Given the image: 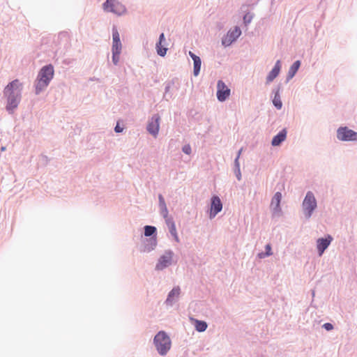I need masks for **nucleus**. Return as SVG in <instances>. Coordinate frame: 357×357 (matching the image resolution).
<instances>
[{"label":"nucleus","instance_id":"1","mask_svg":"<svg viewBox=\"0 0 357 357\" xmlns=\"http://www.w3.org/2000/svg\"><path fill=\"white\" fill-rule=\"evenodd\" d=\"M23 84L15 79L8 82L3 89V96L6 98V109L8 114H12L17 108L22 100Z\"/></svg>","mask_w":357,"mask_h":357},{"label":"nucleus","instance_id":"2","mask_svg":"<svg viewBox=\"0 0 357 357\" xmlns=\"http://www.w3.org/2000/svg\"><path fill=\"white\" fill-rule=\"evenodd\" d=\"M54 75V68L51 63L45 65L40 69L33 85L36 95L40 94L47 88Z\"/></svg>","mask_w":357,"mask_h":357},{"label":"nucleus","instance_id":"3","mask_svg":"<svg viewBox=\"0 0 357 357\" xmlns=\"http://www.w3.org/2000/svg\"><path fill=\"white\" fill-rule=\"evenodd\" d=\"M153 344L161 356H165L171 348L172 341L164 331H160L153 338Z\"/></svg>","mask_w":357,"mask_h":357},{"label":"nucleus","instance_id":"4","mask_svg":"<svg viewBox=\"0 0 357 357\" xmlns=\"http://www.w3.org/2000/svg\"><path fill=\"white\" fill-rule=\"evenodd\" d=\"M317 207L316 198L312 191H307L302 203V209L305 218L310 219Z\"/></svg>","mask_w":357,"mask_h":357},{"label":"nucleus","instance_id":"5","mask_svg":"<svg viewBox=\"0 0 357 357\" xmlns=\"http://www.w3.org/2000/svg\"><path fill=\"white\" fill-rule=\"evenodd\" d=\"M102 8L107 13H112L121 16L126 12V6L117 0H106L102 3Z\"/></svg>","mask_w":357,"mask_h":357},{"label":"nucleus","instance_id":"6","mask_svg":"<svg viewBox=\"0 0 357 357\" xmlns=\"http://www.w3.org/2000/svg\"><path fill=\"white\" fill-rule=\"evenodd\" d=\"M336 137L342 142H357V132L347 126H340L337 129Z\"/></svg>","mask_w":357,"mask_h":357},{"label":"nucleus","instance_id":"7","mask_svg":"<svg viewBox=\"0 0 357 357\" xmlns=\"http://www.w3.org/2000/svg\"><path fill=\"white\" fill-rule=\"evenodd\" d=\"M174 252L172 250H166L164 254L160 256L155 266L156 271H161L172 265L173 261Z\"/></svg>","mask_w":357,"mask_h":357},{"label":"nucleus","instance_id":"8","mask_svg":"<svg viewBox=\"0 0 357 357\" xmlns=\"http://www.w3.org/2000/svg\"><path fill=\"white\" fill-rule=\"evenodd\" d=\"M222 210V202L220 198L214 195L211 198L210 208H209V218H214Z\"/></svg>","mask_w":357,"mask_h":357},{"label":"nucleus","instance_id":"9","mask_svg":"<svg viewBox=\"0 0 357 357\" xmlns=\"http://www.w3.org/2000/svg\"><path fill=\"white\" fill-rule=\"evenodd\" d=\"M160 115L158 114H155L148 121L146 130L153 137H156L158 135L160 130Z\"/></svg>","mask_w":357,"mask_h":357},{"label":"nucleus","instance_id":"10","mask_svg":"<svg viewBox=\"0 0 357 357\" xmlns=\"http://www.w3.org/2000/svg\"><path fill=\"white\" fill-rule=\"evenodd\" d=\"M241 34V30L240 27L236 26L233 30H230L227 32L225 37L222 38V45L225 47L231 45L240 37Z\"/></svg>","mask_w":357,"mask_h":357},{"label":"nucleus","instance_id":"11","mask_svg":"<svg viewBox=\"0 0 357 357\" xmlns=\"http://www.w3.org/2000/svg\"><path fill=\"white\" fill-rule=\"evenodd\" d=\"M230 89L222 80H218L217 84L216 96L220 102H225L230 96Z\"/></svg>","mask_w":357,"mask_h":357},{"label":"nucleus","instance_id":"12","mask_svg":"<svg viewBox=\"0 0 357 357\" xmlns=\"http://www.w3.org/2000/svg\"><path fill=\"white\" fill-rule=\"evenodd\" d=\"M333 238L330 234H326L324 237L319 238L317 240V250L319 257L322 256L326 250L329 247Z\"/></svg>","mask_w":357,"mask_h":357},{"label":"nucleus","instance_id":"13","mask_svg":"<svg viewBox=\"0 0 357 357\" xmlns=\"http://www.w3.org/2000/svg\"><path fill=\"white\" fill-rule=\"evenodd\" d=\"M157 245V238H145L142 241L139 250L141 252L149 253L155 249Z\"/></svg>","mask_w":357,"mask_h":357},{"label":"nucleus","instance_id":"14","mask_svg":"<svg viewBox=\"0 0 357 357\" xmlns=\"http://www.w3.org/2000/svg\"><path fill=\"white\" fill-rule=\"evenodd\" d=\"M181 294V288L179 286H175L168 293L165 304L167 306H172L175 303L178 301Z\"/></svg>","mask_w":357,"mask_h":357},{"label":"nucleus","instance_id":"15","mask_svg":"<svg viewBox=\"0 0 357 357\" xmlns=\"http://www.w3.org/2000/svg\"><path fill=\"white\" fill-rule=\"evenodd\" d=\"M122 50V44L120 39V35L117 28L114 26L112 27V52H121Z\"/></svg>","mask_w":357,"mask_h":357},{"label":"nucleus","instance_id":"16","mask_svg":"<svg viewBox=\"0 0 357 357\" xmlns=\"http://www.w3.org/2000/svg\"><path fill=\"white\" fill-rule=\"evenodd\" d=\"M282 68L281 61L278 60L266 77V83L273 82L280 74Z\"/></svg>","mask_w":357,"mask_h":357},{"label":"nucleus","instance_id":"17","mask_svg":"<svg viewBox=\"0 0 357 357\" xmlns=\"http://www.w3.org/2000/svg\"><path fill=\"white\" fill-rule=\"evenodd\" d=\"M287 130L286 128H282L280 130L271 140V145L273 146H279L286 139Z\"/></svg>","mask_w":357,"mask_h":357},{"label":"nucleus","instance_id":"18","mask_svg":"<svg viewBox=\"0 0 357 357\" xmlns=\"http://www.w3.org/2000/svg\"><path fill=\"white\" fill-rule=\"evenodd\" d=\"M177 80V78H173L171 80H167L165 82V93L163 95V98L168 101L169 99L172 98L174 93L171 89H172L175 84V81Z\"/></svg>","mask_w":357,"mask_h":357},{"label":"nucleus","instance_id":"19","mask_svg":"<svg viewBox=\"0 0 357 357\" xmlns=\"http://www.w3.org/2000/svg\"><path fill=\"white\" fill-rule=\"evenodd\" d=\"M282 89L281 84H279L275 88L273 89L272 93L274 94V97L272 100L273 106L277 109H281L282 107V102L280 98V91Z\"/></svg>","mask_w":357,"mask_h":357},{"label":"nucleus","instance_id":"20","mask_svg":"<svg viewBox=\"0 0 357 357\" xmlns=\"http://www.w3.org/2000/svg\"><path fill=\"white\" fill-rule=\"evenodd\" d=\"M189 56L193 61V75L197 77L199 75L202 66L201 58L192 52H189Z\"/></svg>","mask_w":357,"mask_h":357},{"label":"nucleus","instance_id":"21","mask_svg":"<svg viewBox=\"0 0 357 357\" xmlns=\"http://www.w3.org/2000/svg\"><path fill=\"white\" fill-rule=\"evenodd\" d=\"M301 61L300 60L295 61L291 65V66L289 69L287 77H286V80H285L286 84L288 83L296 75V74L297 73L298 70H299V68L301 67Z\"/></svg>","mask_w":357,"mask_h":357},{"label":"nucleus","instance_id":"22","mask_svg":"<svg viewBox=\"0 0 357 357\" xmlns=\"http://www.w3.org/2000/svg\"><path fill=\"white\" fill-rule=\"evenodd\" d=\"M166 223L169 227L170 234L174 237L176 242H179V238L177 234L175 222L173 218H168L166 220Z\"/></svg>","mask_w":357,"mask_h":357},{"label":"nucleus","instance_id":"23","mask_svg":"<svg viewBox=\"0 0 357 357\" xmlns=\"http://www.w3.org/2000/svg\"><path fill=\"white\" fill-rule=\"evenodd\" d=\"M144 234L146 238H157V228L152 225L144 227Z\"/></svg>","mask_w":357,"mask_h":357},{"label":"nucleus","instance_id":"24","mask_svg":"<svg viewBox=\"0 0 357 357\" xmlns=\"http://www.w3.org/2000/svg\"><path fill=\"white\" fill-rule=\"evenodd\" d=\"M188 116L190 121L195 123H198L202 119V114L195 109H190L188 113Z\"/></svg>","mask_w":357,"mask_h":357},{"label":"nucleus","instance_id":"25","mask_svg":"<svg viewBox=\"0 0 357 357\" xmlns=\"http://www.w3.org/2000/svg\"><path fill=\"white\" fill-rule=\"evenodd\" d=\"M194 326L195 330L198 332H204L208 327V324L205 321L194 319Z\"/></svg>","mask_w":357,"mask_h":357},{"label":"nucleus","instance_id":"26","mask_svg":"<svg viewBox=\"0 0 357 357\" xmlns=\"http://www.w3.org/2000/svg\"><path fill=\"white\" fill-rule=\"evenodd\" d=\"M273 255L272 247L270 243H267L265 245V251L260 252L257 254L259 259H264L267 257H270Z\"/></svg>","mask_w":357,"mask_h":357},{"label":"nucleus","instance_id":"27","mask_svg":"<svg viewBox=\"0 0 357 357\" xmlns=\"http://www.w3.org/2000/svg\"><path fill=\"white\" fill-rule=\"evenodd\" d=\"M233 170L237 180L241 181L242 176L240 169V162L238 161V158L234 159Z\"/></svg>","mask_w":357,"mask_h":357},{"label":"nucleus","instance_id":"28","mask_svg":"<svg viewBox=\"0 0 357 357\" xmlns=\"http://www.w3.org/2000/svg\"><path fill=\"white\" fill-rule=\"evenodd\" d=\"M255 15L254 13L248 11L246 12L243 17V22L245 26H248L249 24L252 22Z\"/></svg>","mask_w":357,"mask_h":357},{"label":"nucleus","instance_id":"29","mask_svg":"<svg viewBox=\"0 0 357 357\" xmlns=\"http://www.w3.org/2000/svg\"><path fill=\"white\" fill-rule=\"evenodd\" d=\"M155 49L157 54L160 56H165L168 50V49L165 47L162 44H155Z\"/></svg>","mask_w":357,"mask_h":357},{"label":"nucleus","instance_id":"30","mask_svg":"<svg viewBox=\"0 0 357 357\" xmlns=\"http://www.w3.org/2000/svg\"><path fill=\"white\" fill-rule=\"evenodd\" d=\"M282 198V193L280 192H276L272 198L271 206H273L274 204H280Z\"/></svg>","mask_w":357,"mask_h":357},{"label":"nucleus","instance_id":"31","mask_svg":"<svg viewBox=\"0 0 357 357\" xmlns=\"http://www.w3.org/2000/svg\"><path fill=\"white\" fill-rule=\"evenodd\" d=\"M273 210V214L274 215L280 216L282 214V208L280 204H274L271 206Z\"/></svg>","mask_w":357,"mask_h":357},{"label":"nucleus","instance_id":"32","mask_svg":"<svg viewBox=\"0 0 357 357\" xmlns=\"http://www.w3.org/2000/svg\"><path fill=\"white\" fill-rule=\"evenodd\" d=\"M112 60L114 65L117 66L119 61L121 52H112Z\"/></svg>","mask_w":357,"mask_h":357},{"label":"nucleus","instance_id":"33","mask_svg":"<svg viewBox=\"0 0 357 357\" xmlns=\"http://www.w3.org/2000/svg\"><path fill=\"white\" fill-rule=\"evenodd\" d=\"M158 201H159V204H158L159 209L162 208L167 207L165 198L162 194L158 195Z\"/></svg>","mask_w":357,"mask_h":357},{"label":"nucleus","instance_id":"34","mask_svg":"<svg viewBox=\"0 0 357 357\" xmlns=\"http://www.w3.org/2000/svg\"><path fill=\"white\" fill-rule=\"evenodd\" d=\"M182 151L186 155H190L192 152V149L190 144H185L182 147Z\"/></svg>","mask_w":357,"mask_h":357},{"label":"nucleus","instance_id":"35","mask_svg":"<svg viewBox=\"0 0 357 357\" xmlns=\"http://www.w3.org/2000/svg\"><path fill=\"white\" fill-rule=\"evenodd\" d=\"M160 215L165 218L166 220L168 219V209L167 207L160 208Z\"/></svg>","mask_w":357,"mask_h":357},{"label":"nucleus","instance_id":"36","mask_svg":"<svg viewBox=\"0 0 357 357\" xmlns=\"http://www.w3.org/2000/svg\"><path fill=\"white\" fill-rule=\"evenodd\" d=\"M322 328L327 331H331L333 329L334 326L331 323L326 322L322 325Z\"/></svg>","mask_w":357,"mask_h":357},{"label":"nucleus","instance_id":"37","mask_svg":"<svg viewBox=\"0 0 357 357\" xmlns=\"http://www.w3.org/2000/svg\"><path fill=\"white\" fill-rule=\"evenodd\" d=\"M165 36L164 33H161L159 36V38L156 44L160 45L165 42Z\"/></svg>","mask_w":357,"mask_h":357},{"label":"nucleus","instance_id":"38","mask_svg":"<svg viewBox=\"0 0 357 357\" xmlns=\"http://www.w3.org/2000/svg\"><path fill=\"white\" fill-rule=\"evenodd\" d=\"M123 130V128L120 126L119 123H117L114 127V132L116 133H120V132H122Z\"/></svg>","mask_w":357,"mask_h":357},{"label":"nucleus","instance_id":"39","mask_svg":"<svg viewBox=\"0 0 357 357\" xmlns=\"http://www.w3.org/2000/svg\"><path fill=\"white\" fill-rule=\"evenodd\" d=\"M242 151H243V148L240 149L237 152V155L235 158H238V161H239L240 155L241 154Z\"/></svg>","mask_w":357,"mask_h":357},{"label":"nucleus","instance_id":"40","mask_svg":"<svg viewBox=\"0 0 357 357\" xmlns=\"http://www.w3.org/2000/svg\"><path fill=\"white\" fill-rule=\"evenodd\" d=\"M43 158L46 160V162H47V160H48V158H47V156H46V155H43Z\"/></svg>","mask_w":357,"mask_h":357},{"label":"nucleus","instance_id":"41","mask_svg":"<svg viewBox=\"0 0 357 357\" xmlns=\"http://www.w3.org/2000/svg\"><path fill=\"white\" fill-rule=\"evenodd\" d=\"M5 150H6V147L2 146V147L1 148V151H5Z\"/></svg>","mask_w":357,"mask_h":357},{"label":"nucleus","instance_id":"42","mask_svg":"<svg viewBox=\"0 0 357 357\" xmlns=\"http://www.w3.org/2000/svg\"><path fill=\"white\" fill-rule=\"evenodd\" d=\"M312 296H314V291H312Z\"/></svg>","mask_w":357,"mask_h":357}]
</instances>
